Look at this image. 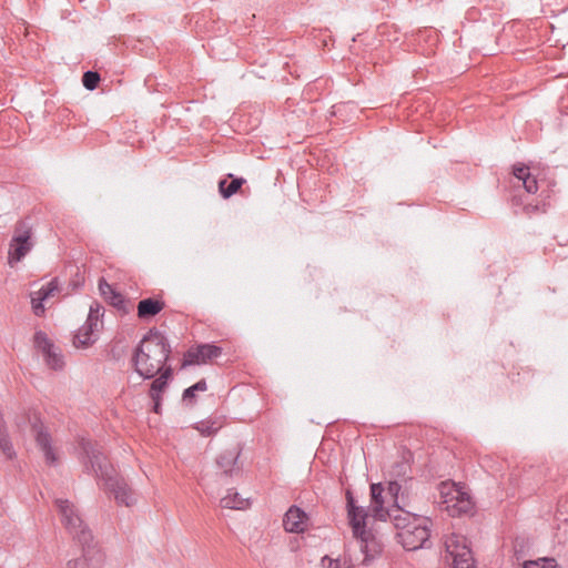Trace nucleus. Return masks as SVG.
I'll return each mask as SVG.
<instances>
[{
    "label": "nucleus",
    "mask_w": 568,
    "mask_h": 568,
    "mask_svg": "<svg viewBox=\"0 0 568 568\" xmlns=\"http://www.w3.org/2000/svg\"><path fill=\"white\" fill-rule=\"evenodd\" d=\"M172 347L164 333L151 327L135 346L132 354V366L143 379H152L169 364Z\"/></svg>",
    "instance_id": "obj_1"
},
{
    "label": "nucleus",
    "mask_w": 568,
    "mask_h": 568,
    "mask_svg": "<svg viewBox=\"0 0 568 568\" xmlns=\"http://www.w3.org/2000/svg\"><path fill=\"white\" fill-rule=\"evenodd\" d=\"M80 446L85 471H92L98 480H102L104 489L114 496L119 505L132 506L135 503L133 490L125 479L118 475L114 467L108 463L98 445L91 440L81 439Z\"/></svg>",
    "instance_id": "obj_2"
},
{
    "label": "nucleus",
    "mask_w": 568,
    "mask_h": 568,
    "mask_svg": "<svg viewBox=\"0 0 568 568\" xmlns=\"http://www.w3.org/2000/svg\"><path fill=\"white\" fill-rule=\"evenodd\" d=\"M61 521L72 538L82 547V557L70 560L69 568H89V561H100L102 555L95 550L91 529L80 517L75 506L68 499H55Z\"/></svg>",
    "instance_id": "obj_3"
},
{
    "label": "nucleus",
    "mask_w": 568,
    "mask_h": 568,
    "mask_svg": "<svg viewBox=\"0 0 568 568\" xmlns=\"http://www.w3.org/2000/svg\"><path fill=\"white\" fill-rule=\"evenodd\" d=\"M19 429H23V427L29 424L31 433L34 436V440L37 446L43 453L45 463L48 465H55L58 462L57 455L52 448V438L48 429L44 427L40 415L32 410L21 416L16 422Z\"/></svg>",
    "instance_id": "obj_4"
},
{
    "label": "nucleus",
    "mask_w": 568,
    "mask_h": 568,
    "mask_svg": "<svg viewBox=\"0 0 568 568\" xmlns=\"http://www.w3.org/2000/svg\"><path fill=\"white\" fill-rule=\"evenodd\" d=\"M345 498L347 519L353 536L359 541L367 542V539H372V530L367 529V518L371 510L357 505V500L351 488L346 489Z\"/></svg>",
    "instance_id": "obj_5"
},
{
    "label": "nucleus",
    "mask_w": 568,
    "mask_h": 568,
    "mask_svg": "<svg viewBox=\"0 0 568 568\" xmlns=\"http://www.w3.org/2000/svg\"><path fill=\"white\" fill-rule=\"evenodd\" d=\"M32 247V227L26 221H19L9 244L8 263L13 265L20 262Z\"/></svg>",
    "instance_id": "obj_6"
},
{
    "label": "nucleus",
    "mask_w": 568,
    "mask_h": 568,
    "mask_svg": "<svg viewBox=\"0 0 568 568\" xmlns=\"http://www.w3.org/2000/svg\"><path fill=\"white\" fill-rule=\"evenodd\" d=\"M396 537L406 550H417L419 548H424L430 537V530L427 526V518H425V521H415L410 529L397 532Z\"/></svg>",
    "instance_id": "obj_7"
},
{
    "label": "nucleus",
    "mask_w": 568,
    "mask_h": 568,
    "mask_svg": "<svg viewBox=\"0 0 568 568\" xmlns=\"http://www.w3.org/2000/svg\"><path fill=\"white\" fill-rule=\"evenodd\" d=\"M222 352V347L215 344H199L185 353L182 366L205 364L207 361L217 358Z\"/></svg>",
    "instance_id": "obj_8"
},
{
    "label": "nucleus",
    "mask_w": 568,
    "mask_h": 568,
    "mask_svg": "<svg viewBox=\"0 0 568 568\" xmlns=\"http://www.w3.org/2000/svg\"><path fill=\"white\" fill-rule=\"evenodd\" d=\"M386 520H390L397 532L410 529L415 521H425V518L405 510L400 505H392L389 507V515H386Z\"/></svg>",
    "instance_id": "obj_9"
},
{
    "label": "nucleus",
    "mask_w": 568,
    "mask_h": 568,
    "mask_svg": "<svg viewBox=\"0 0 568 568\" xmlns=\"http://www.w3.org/2000/svg\"><path fill=\"white\" fill-rule=\"evenodd\" d=\"M446 549L453 557L454 568H475L471 550L465 544L450 539L446 542Z\"/></svg>",
    "instance_id": "obj_10"
},
{
    "label": "nucleus",
    "mask_w": 568,
    "mask_h": 568,
    "mask_svg": "<svg viewBox=\"0 0 568 568\" xmlns=\"http://www.w3.org/2000/svg\"><path fill=\"white\" fill-rule=\"evenodd\" d=\"M241 449L232 448L223 450L216 457V466L222 470V475L226 477L239 476L242 473V467L239 464Z\"/></svg>",
    "instance_id": "obj_11"
},
{
    "label": "nucleus",
    "mask_w": 568,
    "mask_h": 568,
    "mask_svg": "<svg viewBox=\"0 0 568 568\" xmlns=\"http://www.w3.org/2000/svg\"><path fill=\"white\" fill-rule=\"evenodd\" d=\"M384 486L382 483L372 484L369 487L371 515L375 520L386 521V515H389V507L384 506Z\"/></svg>",
    "instance_id": "obj_12"
},
{
    "label": "nucleus",
    "mask_w": 568,
    "mask_h": 568,
    "mask_svg": "<svg viewBox=\"0 0 568 568\" xmlns=\"http://www.w3.org/2000/svg\"><path fill=\"white\" fill-rule=\"evenodd\" d=\"M99 291L103 298L114 308L122 312L123 314L129 313L128 301L125 297L103 277L99 280Z\"/></svg>",
    "instance_id": "obj_13"
},
{
    "label": "nucleus",
    "mask_w": 568,
    "mask_h": 568,
    "mask_svg": "<svg viewBox=\"0 0 568 568\" xmlns=\"http://www.w3.org/2000/svg\"><path fill=\"white\" fill-rule=\"evenodd\" d=\"M307 519V514L303 509L291 506L283 518L284 529L288 532H303Z\"/></svg>",
    "instance_id": "obj_14"
},
{
    "label": "nucleus",
    "mask_w": 568,
    "mask_h": 568,
    "mask_svg": "<svg viewBox=\"0 0 568 568\" xmlns=\"http://www.w3.org/2000/svg\"><path fill=\"white\" fill-rule=\"evenodd\" d=\"M165 307L162 298L148 297L138 303V317L142 321L156 316Z\"/></svg>",
    "instance_id": "obj_15"
},
{
    "label": "nucleus",
    "mask_w": 568,
    "mask_h": 568,
    "mask_svg": "<svg viewBox=\"0 0 568 568\" xmlns=\"http://www.w3.org/2000/svg\"><path fill=\"white\" fill-rule=\"evenodd\" d=\"M158 377H153L152 383L150 384L149 397L158 398L163 397V393L169 387L170 381L173 378V367H165L163 371L159 372Z\"/></svg>",
    "instance_id": "obj_16"
},
{
    "label": "nucleus",
    "mask_w": 568,
    "mask_h": 568,
    "mask_svg": "<svg viewBox=\"0 0 568 568\" xmlns=\"http://www.w3.org/2000/svg\"><path fill=\"white\" fill-rule=\"evenodd\" d=\"M453 494L452 500H456L453 507L459 515L471 511L474 504L467 493L463 491L459 487H455Z\"/></svg>",
    "instance_id": "obj_17"
},
{
    "label": "nucleus",
    "mask_w": 568,
    "mask_h": 568,
    "mask_svg": "<svg viewBox=\"0 0 568 568\" xmlns=\"http://www.w3.org/2000/svg\"><path fill=\"white\" fill-rule=\"evenodd\" d=\"M94 332L95 328L91 327V324H83L77 332L73 344L75 347H88L95 342Z\"/></svg>",
    "instance_id": "obj_18"
},
{
    "label": "nucleus",
    "mask_w": 568,
    "mask_h": 568,
    "mask_svg": "<svg viewBox=\"0 0 568 568\" xmlns=\"http://www.w3.org/2000/svg\"><path fill=\"white\" fill-rule=\"evenodd\" d=\"M207 389V384L204 378L197 381L192 386L185 388L182 394V402L187 406H193L196 403V392H205Z\"/></svg>",
    "instance_id": "obj_19"
},
{
    "label": "nucleus",
    "mask_w": 568,
    "mask_h": 568,
    "mask_svg": "<svg viewBox=\"0 0 568 568\" xmlns=\"http://www.w3.org/2000/svg\"><path fill=\"white\" fill-rule=\"evenodd\" d=\"M245 182L243 178H234L231 182L221 180L219 182V191L223 199H229L234 195Z\"/></svg>",
    "instance_id": "obj_20"
},
{
    "label": "nucleus",
    "mask_w": 568,
    "mask_h": 568,
    "mask_svg": "<svg viewBox=\"0 0 568 568\" xmlns=\"http://www.w3.org/2000/svg\"><path fill=\"white\" fill-rule=\"evenodd\" d=\"M246 499H243L237 491L229 490V494L224 496L220 504L223 508L230 509H243L246 506Z\"/></svg>",
    "instance_id": "obj_21"
},
{
    "label": "nucleus",
    "mask_w": 568,
    "mask_h": 568,
    "mask_svg": "<svg viewBox=\"0 0 568 568\" xmlns=\"http://www.w3.org/2000/svg\"><path fill=\"white\" fill-rule=\"evenodd\" d=\"M362 551L365 554V561L374 559L382 552V545L377 541L376 537L372 532V539H367V542L361 541Z\"/></svg>",
    "instance_id": "obj_22"
},
{
    "label": "nucleus",
    "mask_w": 568,
    "mask_h": 568,
    "mask_svg": "<svg viewBox=\"0 0 568 568\" xmlns=\"http://www.w3.org/2000/svg\"><path fill=\"white\" fill-rule=\"evenodd\" d=\"M33 342L36 348L41 352L42 356L49 354L55 347L53 342L42 331L36 332Z\"/></svg>",
    "instance_id": "obj_23"
},
{
    "label": "nucleus",
    "mask_w": 568,
    "mask_h": 568,
    "mask_svg": "<svg viewBox=\"0 0 568 568\" xmlns=\"http://www.w3.org/2000/svg\"><path fill=\"white\" fill-rule=\"evenodd\" d=\"M410 471V465L409 462L406 458H402V460H398L392 465V468L389 470V475L393 479H403L406 480L408 474Z\"/></svg>",
    "instance_id": "obj_24"
},
{
    "label": "nucleus",
    "mask_w": 568,
    "mask_h": 568,
    "mask_svg": "<svg viewBox=\"0 0 568 568\" xmlns=\"http://www.w3.org/2000/svg\"><path fill=\"white\" fill-rule=\"evenodd\" d=\"M103 314L104 307L98 302L92 303L85 324H91V327L98 331L99 324L101 323L100 318L103 316Z\"/></svg>",
    "instance_id": "obj_25"
},
{
    "label": "nucleus",
    "mask_w": 568,
    "mask_h": 568,
    "mask_svg": "<svg viewBox=\"0 0 568 568\" xmlns=\"http://www.w3.org/2000/svg\"><path fill=\"white\" fill-rule=\"evenodd\" d=\"M48 367L54 371H60L64 366L63 355L54 347L49 354L43 356Z\"/></svg>",
    "instance_id": "obj_26"
},
{
    "label": "nucleus",
    "mask_w": 568,
    "mask_h": 568,
    "mask_svg": "<svg viewBox=\"0 0 568 568\" xmlns=\"http://www.w3.org/2000/svg\"><path fill=\"white\" fill-rule=\"evenodd\" d=\"M101 75L95 70H87L82 74V84L89 91L95 90L99 87Z\"/></svg>",
    "instance_id": "obj_27"
},
{
    "label": "nucleus",
    "mask_w": 568,
    "mask_h": 568,
    "mask_svg": "<svg viewBox=\"0 0 568 568\" xmlns=\"http://www.w3.org/2000/svg\"><path fill=\"white\" fill-rule=\"evenodd\" d=\"M524 568H561L555 558L544 557L524 562Z\"/></svg>",
    "instance_id": "obj_28"
},
{
    "label": "nucleus",
    "mask_w": 568,
    "mask_h": 568,
    "mask_svg": "<svg viewBox=\"0 0 568 568\" xmlns=\"http://www.w3.org/2000/svg\"><path fill=\"white\" fill-rule=\"evenodd\" d=\"M0 449L8 459H13L16 457L13 445L7 432L0 434Z\"/></svg>",
    "instance_id": "obj_29"
},
{
    "label": "nucleus",
    "mask_w": 568,
    "mask_h": 568,
    "mask_svg": "<svg viewBox=\"0 0 568 568\" xmlns=\"http://www.w3.org/2000/svg\"><path fill=\"white\" fill-rule=\"evenodd\" d=\"M321 562L322 568H353L348 560L344 559L342 561L341 558L333 559L327 555L322 557Z\"/></svg>",
    "instance_id": "obj_30"
},
{
    "label": "nucleus",
    "mask_w": 568,
    "mask_h": 568,
    "mask_svg": "<svg viewBox=\"0 0 568 568\" xmlns=\"http://www.w3.org/2000/svg\"><path fill=\"white\" fill-rule=\"evenodd\" d=\"M219 428L220 427L216 426V423L211 420H202L195 425V429H197L203 436H212L216 434Z\"/></svg>",
    "instance_id": "obj_31"
},
{
    "label": "nucleus",
    "mask_w": 568,
    "mask_h": 568,
    "mask_svg": "<svg viewBox=\"0 0 568 568\" xmlns=\"http://www.w3.org/2000/svg\"><path fill=\"white\" fill-rule=\"evenodd\" d=\"M59 290V285H58V280L57 278H53L52 281H50L47 285L42 286L39 292H38V295H40V301H45L48 300L50 296H52L54 294V292H57Z\"/></svg>",
    "instance_id": "obj_32"
},
{
    "label": "nucleus",
    "mask_w": 568,
    "mask_h": 568,
    "mask_svg": "<svg viewBox=\"0 0 568 568\" xmlns=\"http://www.w3.org/2000/svg\"><path fill=\"white\" fill-rule=\"evenodd\" d=\"M400 489H402V486L397 479H392L388 481L387 494L389 496H392V498L394 499L393 505H399L398 495H399Z\"/></svg>",
    "instance_id": "obj_33"
},
{
    "label": "nucleus",
    "mask_w": 568,
    "mask_h": 568,
    "mask_svg": "<svg viewBox=\"0 0 568 568\" xmlns=\"http://www.w3.org/2000/svg\"><path fill=\"white\" fill-rule=\"evenodd\" d=\"M513 174L515 178H517L520 181H524V179H527L530 174L529 168L525 164H516L513 168Z\"/></svg>",
    "instance_id": "obj_34"
},
{
    "label": "nucleus",
    "mask_w": 568,
    "mask_h": 568,
    "mask_svg": "<svg viewBox=\"0 0 568 568\" xmlns=\"http://www.w3.org/2000/svg\"><path fill=\"white\" fill-rule=\"evenodd\" d=\"M523 185L529 194H535L538 191V182L536 178L532 175H529L527 179H524Z\"/></svg>",
    "instance_id": "obj_35"
},
{
    "label": "nucleus",
    "mask_w": 568,
    "mask_h": 568,
    "mask_svg": "<svg viewBox=\"0 0 568 568\" xmlns=\"http://www.w3.org/2000/svg\"><path fill=\"white\" fill-rule=\"evenodd\" d=\"M43 302L44 301H40V295L38 298H32V308L37 316H41L44 313Z\"/></svg>",
    "instance_id": "obj_36"
},
{
    "label": "nucleus",
    "mask_w": 568,
    "mask_h": 568,
    "mask_svg": "<svg viewBox=\"0 0 568 568\" xmlns=\"http://www.w3.org/2000/svg\"><path fill=\"white\" fill-rule=\"evenodd\" d=\"M313 88H316L315 83L308 84L303 91L304 100H308L310 103L316 102L318 100L317 97L313 95Z\"/></svg>",
    "instance_id": "obj_37"
},
{
    "label": "nucleus",
    "mask_w": 568,
    "mask_h": 568,
    "mask_svg": "<svg viewBox=\"0 0 568 568\" xmlns=\"http://www.w3.org/2000/svg\"><path fill=\"white\" fill-rule=\"evenodd\" d=\"M151 399L153 402L152 412L158 414V415H161L162 414V400H163V397L151 398Z\"/></svg>",
    "instance_id": "obj_38"
},
{
    "label": "nucleus",
    "mask_w": 568,
    "mask_h": 568,
    "mask_svg": "<svg viewBox=\"0 0 568 568\" xmlns=\"http://www.w3.org/2000/svg\"><path fill=\"white\" fill-rule=\"evenodd\" d=\"M332 109L333 110L329 112V118L336 116L341 112L342 106L341 105H333Z\"/></svg>",
    "instance_id": "obj_39"
},
{
    "label": "nucleus",
    "mask_w": 568,
    "mask_h": 568,
    "mask_svg": "<svg viewBox=\"0 0 568 568\" xmlns=\"http://www.w3.org/2000/svg\"><path fill=\"white\" fill-rule=\"evenodd\" d=\"M111 355H112V357H113L115 361H118V359L120 358V356H121V352H116V351H115V348H112V349H111Z\"/></svg>",
    "instance_id": "obj_40"
},
{
    "label": "nucleus",
    "mask_w": 568,
    "mask_h": 568,
    "mask_svg": "<svg viewBox=\"0 0 568 568\" xmlns=\"http://www.w3.org/2000/svg\"><path fill=\"white\" fill-rule=\"evenodd\" d=\"M3 432H7V430L4 427V420H3L2 414L0 413V434Z\"/></svg>",
    "instance_id": "obj_41"
},
{
    "label": "nucleus",
    "mask_w": 568,
    "mask_h": 568,
    "mask_svg": "<svg viewBox=\"0 0 568 568\" xmlns=\"http://www.w3.org/2000/svg\"><path fill=\"white\" fill-rule=\"evenodd\" d=\"M303 110L307 113V111H306L305 109H303ZM308 113H311V115H313V116H314V115H315V113H316V106H314V105H310Z\"/></svg>",
    "instance_id": "obj_42"
},
{
    "label": "nucleus",
    "mask_w": 568,
    "mask_h": 568,
    "mask_svg": "<svg viewBox=\"0 0 568 568\" xmlns=\"http://www.w3.org/2000/svg\"><path fill=\"white\" fill-rule=\"evenodd\" d=\"M82 283H83V280L82 281H73L71 283V285L73 286V288H78L82 285Z\"/></svg>",
    "instance_id": "obj_43"
},
{
    "label": "nucleus",
    "mask_w": 568,
    "mask_h": 568,
    "mask_svg": "<svg viewBox=\"0 0 568 568\" xmlns=\"http://www.w3.org/2000/svg\"><path fill=\"white\" fill-rule=\"evenodd\" d=\"M325 122H328V123H329V129L327 130V134H328L331 131H333V130H334V128H333V122H332V120H331L329 118H326Z\"/></svg>",
    "instance_id": "obj_44"
},
{
    "label": "nucleus",
    "mask_w": 568,
    "mask_h": 568,
    "mask_svg": "<svg viewBox=\"0 0 568 568\" xmlns=\"http://www.w3.org/2000/svg\"><path fill=\"white\" fill-rule=\"evenodd\" d=\"M321 45H322V50H324V49H325V47L327 45L326 40H322Z\"/></svg>",
    "instance_id": "obj_45"
}]
</instances>
